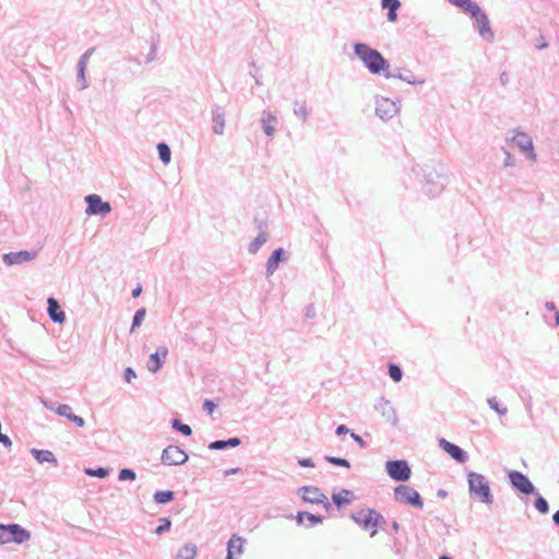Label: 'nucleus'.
<instances>
[{"label": "nucleus", "instance_id": "62", "mask_svg": "<svg viewBox=\"0 0 559 559\" xmlns=\"http://www.w3.org/2000/svg\"><path fill=\"white\" fill-rule=\"evenodd\" d=\"M499 80H500L501 85H503V86H506L509 83V76L506 72H502L500 74Z\"/></svg>", "mask_w": 559, "mask_h": 559}, {"label": "nucleus", "instance_id": "56", "mask_svg": "<svg viewBox=\"0 0 559 559\" xmlns=\"http://www.w3.org/2000/svg\"><path fill=\"white\" fill-rule=\"evenodd\" d=\"M352 439L359 444L360 448H366L367 443L366 441L357 433L350 432Z\"/></svg>", "mask_w": 559, "mask_h": 559}, {"label": "nucleus", "instance_id": "11", "mask_svg": "<svg viewBox=\"0 0 559 559\" xmlns=\"http://www.w3.org/2000/svg\"><path fill=\"white\" fill-rule=\"evenodd\" d=\"M188 454L178 445H168L163 450L162 463L168 466L182 465L188 461Z\"/></svg>", "mask_w": 559, "mask_h": 559}, {"label": "nucleus", "instance_id": "36", "mask_svg": "<svg viewBox=\"0 0 559 559\" xmlns=\"http://www.w3.org/2000/svg\"><path fill=\"white\" fill-rule=\"evenodd\" d=\"M171 428L185 437H190L192 435V429L189 425L183 424L180 419L174 418L171 420Z\"/></svg>", "mask_w": 559, "mask_h": 559}, {"label": "nucleus", "instance_id": "58", "mask_svg": "<svg viewBox=\"0 0 559 559\" xmlns=\"http://www.w3.org/2000/svg\"><path fill=\"white\" fill-rule=\"evenodd\" d=\"M240 472H241L240 467H233V468L224 471V477H228L230 475H235V474H238Z\"/></svg>", "mask_w": 559, "mask_h": 559}, {"label": "nucleus", "instance_id": "3", "mask_svg": "<svg viewBox=\"0 0 559 559\" xmlns=\"http://www.w3.org/2000/svg\"><path fill=\"white\" fill-rule=\"evenodd\" d=\"M468 491L472 498L478 499L480 502L491 504L493 495L491 493L489 480L479 473H467Z\"/></svg>", "mask_w": 559, "mask_h": 559}, {"label": "nucleus", "instance_id": "52", "mask_svg": "<svg viewBox=\"0 0 559 559\" xmlns=\"http://www.w3.org/2000/svg\"><path fill=\"white\" fill-rule=\"evenodd\" d=\"M305 316L308 319H313L317 316L316 307L313 304H309L305 309Z\"/></svg>", "mask_w": 559, "mask_h": 559}, {"label": "nucleus", "instance_id": "18", "mask_svg": "<svg viewBox=\"0 0 559 559\" xmlns=\"http://www.w3.org/2000/svg\"><path fill=\"white\" fill-rule=\"evenodd\" d=\"M376 411H378L392 426H396L399 423V418L395 412V408L392 406L391 402L385 397H380L374 404Z\"/></svg>", "mask_w": 559, "mask_h": 559}, {"label": "nucleus", "instance_id": "2", "mask_svg": "<svg viewBox=\"0 0 559 559\" xmlns=\"http://www.w3.org/2000/svg\"><path fill=\"white\" fill-rule=\"evenodd\" d=\"M424 173V179L421 180V189L428 197L435 198L439 195L448 183V176L443 171V167L436 168L433 166L426 165L421 168Z\"/></svg>", "mask_w": 559, "mask_h": 559}, {"label": "nucleus", "instance_id": "39", "mask_svg": "<svg viewBox=\"0 0 559 559\" xmlns=\"http://www.w3.org/2000/svg\"><path fill=\"white\" fill-rule=\"evenodd\" d=\"M159 39L158 37H151L150 51L145 57V63H151L157 58V49H158Z\"/></svg>", "mask_w": 559, "mask_h": 559}, {"label": "nucleus", "instance_id": "17", "mask_svg": "<svg viewBox=\"0 0 559 559\" xmlns=\"http://www.w3.org/2000/svg\"><path fill=\"white\" fill-rule=\"evenodd\" d=\"M373 514L376 510L371 508L361 509L358 512L350 514L352 520L359 525L364 531H372L373 528Z\"/></svg>", "mask_w": 559, "mask_h": 559}, {"label": "nucleus", "instance_id": "43", "mask_svg": "<svg viewBox=\"0 0 559 559\" xmlns=\"http://www.w3.org/2000/svg\"><path fill=\"white\" fill-rule=\"evenodd\" d=\"M145 316H146V309L145 308H140V309H138L135 311V313L133 316V319H132V324H131L130 332H133L136 328L141 326Z\"/></svg>", "mask_w": 559, "mask_h": 559}, {"label": "nucleus", "instance_id": "14", "mask_svg": "<svg viewBox=\"0 0 559 559\" xmlns=\"http://www.w3.org/2000/svg\"><path fill=\"white\" fill-rule=\"evenodd\" d=\"M385 79H400L411 85H421L425 83V79H417L412 70L406 68H396L393 71H386L384 73Z\"/></svg>", "mask_w": 559, "mask_h": 559}, {"label": "nucleus", "instance_id": "54", "mask_svg": "<svg viewBox=\"0 0 559 559\" xmlns=\"http://www.w3.org/2000/svg\"><path fill=\"white\" fill-rule=\"evenodd\" d=\"M297 463L300 467H314V462L310 457L298 459Z\"/></svg>", "mask_w": 559, "mask_h": 559}, {"label": "nucleus", "instance_id": "24", "mask_svg": "<svg viewBox=\"0 0 559 559\" xmlns=\"http://www.w3.org/2000/svg\"><path fill=\"white\" fill-rule=\"evenodd\" d=\"M295 519L298 525H304V521L307 520L308 524H305L306 527H313L314 525L323 523L324 520L322 515L313 514L308 511L297 512Z\"/></svg>", "mask_w": 559, "mask_h": 559}, {"label": "nucleus", "instance_id": "53", "mask_svg": "<svg viewBox=\"0 0 559 559\" xmlns=\"http://www.w3.org/2000/svg\"><path fill=\"white\" fill-rule=\"evenodd\" d=\"M216 408V404L212 400H205L203 403V409L207 414H212L214 409Z\"/></svg>", "mask_w": 559, "mask_h": 559}, {"label": "nucleus", "instance_id": "60", "mask_svg": "<svg viewBox=\"0 0 559 559\" xmlns=\"http://www.w3.org/2000/svg\"><path fill=\"white\" fill-rule=\"evenodd\" d=\"M142 293V285L141 284H138L135 288L132 289V297L133 298H138Z\"/></svg>", "mask_w": 559, "mask_h": 559}, {"label": "nucleus", "instance_id": "9", "mask_svg": "<svg viewBox=\"0 0 559 559\" xmlns=\"http://www.w3.org/2000/svg\"><path fill=\"white\" fill-rule=\"evenodd\" d=\"M508 478L511 486L520 493L526 496L536 493V487L533 485L530 478L522 472L510 471L508 473Z\"/></svg>", "mask_w": 559, "mask_h": 559}, {"label": "nucleus", "instance_id": "27", "mask_svg": "<svg viewBox=\"0 0 559 559\" xmlns=\"http://www.w3.org/2000/svg\"><path fill=\"white\" fill-rule=\"evenodd\" d=\"M241 444V439L231 437L226 440H215L209 443V449L214 451L226 450L228 448H236Z\"/></svg>", "mask_w": 559, "mask_h": 559}, {"label": "nucleus", "instance_id": "23", "mask_svg": "<svg viewBox=\"0 0 559 559\" xmlns=\"http://www.w3.org/2000/svg\"><path fill=\"white\" fill-rule=\"evenodd\" d=\"M246 539L238 536L233 535L227 543V556L226 559H234V556H240L243 551V544Z\"/></svg>", "mask_w": 559, "mask_h": 559}, {"label": "nucleus", "instance_id": "15", "mask_svg": "<svg viewBox=\"0 0 559 559\" xmlns=\"http://www.w3.org/2000/svg\"><path fill=\"white\" fill-rule=\"evenodd\" d=\"M513 145L519 147V150L523 153H527V158L535 160L536 154L534 153V146L532 139L524 132L518 131L515 135L511 139Z\"/></svg>", "mask_w": 559, "mask_h": 559}, {"label": "nucleus", "instance_id": "7", "mask_svg": "<svg viewBox=\"0 0 559 559\" xmlns=\"http://www.w3.org/2000/svg\"><path fill=\"white\" fill-rule=\"evenodd\" d=\"M474 20L475 28L478 31L479 36L487 43L495 40V33L490 27L489 19L480 7L475 9L471 14Z\"/></svg>", "mask_w": 559, "mask_h": 559}, {"label": "nucleus", "instance_id": "1", "mask_svg": "<svg viewBox=\"0 0 559 559\" xmlns=\"http://www.w3.org/2000/svg\"><path fill=\"white\" fill-rule=\"evenodd\" d=\"M354 53L364 63L371 74H383L390 69V62L380 51L365 43H355L353 45Z\"/></svg>", "mask_w": 559, "mask_h": 559}, {"label": "nucleus", "instance_id": "33", "mask_svg": "<svg viewBox=\"0 0 559 559\" xmlns=\"http://www.w3.org/2000/svg\"><path fill=\"white\" fill-rule=\"evenodd\" d=\"M197 555V546L194 544H186L182 546L175 559H193Z\"/></svg>", "mask_w": 559, "mask_h": 559}, {"label": "nucleus", "instance_id": "41", "mask_svg": "<svg viewBox=\"0 0 559 559\" xmlns=\"http://www.w3.org/2000/svg\"><path fill=\"white\" fill-rule=\"evenodd\" d=\"M487 403H488L489 407L492 411H495L497 414H499L500 416H503V415H506L508 413L507 406H504L503 404L499 403L496 396H492V397L488 399Z\"/></svg>", "mask_w": 559, "mask_h": 559}, {"label": "nucleus", "instance_id": "29", "mask_svg": "<svg viewBox=\"0 0 559 559\" xmlns=\"http://www.w3.org/2000/svg\"><path fill=\"white\" fill-rule=\"evenodd\" d=\"M276 121V117L270 111H263L261 118V124L264 133L272 136L275 133V127L273 123Z\"/></svg>", "mask_w": 559, "mask_h": 559}, {"label": "nucleus", "instance_id": "28", "mask_svg": "<svg viewBox=\"0 0 559 559\" xmlns=\"http://www.w3.org/2000/svg\"><path fill=\"white\" fill-rule=\"evenodd\" d=\"M31 453L34 456V459L40 464L51 463L55 466H58V461L55 454L49 450L32 449Z\"/></svg>", "mask_w": 559, "mask_h": 559}, {"label": "nucleus", "instance_id": "25", "mask_svg": "<svg viewBox=\"0 0 559 559\" xmlns=\"http://www.w3.org/2000/svg\"><path fill=\"white\" fill-rule=\"evenodd\" d=\"M56 413L59 416L66 417L72 423H74L78 427H84L85 420L81 417L75 415L72 412V407L68 404H59L56 408Z\"/></svg>", "mask_w": 559, "mask_h": 559}, {"label": "nucleus", "instance_id": "57", "mask_svg": "<svg viewBox=\"0 0 559 559\" xmlns=\"http://www.w3.org/2000/svg\"><path fill=\"white\" fill-rule=\"evenodd\" d=\"M348 432H349V429L347 428V426H346V425H343V424L338 425V426L336 427V429H335V433H336L337 436H343V435H346V433H348Z\"/></svg>", "mask_w": 559, "mask_h": 559}, {"label": "nucleus", "instance_id": "22", "mask_svg": "<svg viewBox=\"0 0 559 559\" xmlns=\"http://www.w3.org/2000/svg\"><path fill=\"white\" fill-rule=\"evenodd\" d=\"M212 130L215 134L222 135L225 130V110L218 105L212 107Z\"/></svg>", "mask_w": 559, "mask_h": 559}, {"label": "nucleus", "instance_id": "38", "mask_svg": "<svg viewBox=\"0 0 559 559\" xmlns=\"http://www.w3.org/2000/svg\"><path fill=\"white\" fill-rule=\"evenodd\" d=\"M294 115L297 116L302 122H306L309 116V111L306 105V102L298 103L295 102L294 104Z\"/></svg>", "mask_w": 559, "mask_h": 559}, {"label": "nucleus", "instance_id": "19", "mask_svg": "<svg viewBox=\"0 0 559 559\" xmlns=\"http://www.w3.org/2000/svg\"><path fill=\"white\" fill-rule=\"evenodd\" d=\"M168 355V348L166 346H158L155 353L151 354L146 362L148 371L156 373L159 371L165 364Z\"/></svg>", "mask_w": 559, "mask_h": 559}, {"label": "nucleus", "instance_id": "8", "mask_svg": "<svg viewBox=\"0 0 559 559\" xmlns=\"http://www.w3.org/2000/svg\"><path fill=\"white\" fill-rule=\"evenodd\" d=\"M85 203V213L88 216L99 215L104 217L111 212L110 203L104 201L98 194L92 193L86 195Z\"/></svg>", "mask_w": 559, "mask_h": 559}, {"label": "nucleus", "instance_id": "31", "mask_svg": "<svg viewBox=\"0 0 559 559\" xmlns=\"http://www.w3.org/2000/svg\"><path fill=\"white\" fill-rule=\"evenodd\" d=\"M267 234L261 230L259 235L249 243V253L255 254L260 250V248L267 241Z\"/></svg>", "mask_w": 559, "mask_h": 559}, {"label": "nucleus", "instance_id": "49", "mask_svg": "<svg viewBox=\"0 0 559 559\" xmlns=\"http://www.w3.org/2000/svg\"><path fill=\"white\" fill-rule=\"evenodd\" d=\"M95 48H88L79 59L78 61V66L76 67H82L84 66V68H86L87 66V61L90 59V57L93 55Z\"/></svg>", "mask_w": 559, "mask_h": 559}, {"label": "nucleus", "instance_id": "50", "mask_svg": "<svg viewBox=\"0 0 559 559\" xmlns=\"http://www.w3.org/2000/svg\"><path fill=\"white\" fill-rule=\"evenodd\" d=\"M535 47L538 50L546 49L548 47V43L545 39V36L539 33L538 38L536 39Z\"/></svg>", "mask_w": 559, "mask_h": 559}, {"label": "nucleus", "instance_id": "5", "mask_svg": "<svg viewBox=\"0 0 559 559\" xmlns=\"http://www.w3.org/2000/svg\"><path fill=\"white\" fill-rule=\"evenodd\" d=\"M394 499L399 503L412 506L419 510L424 508V501L419 492L407 485H399L394 488Z\"/></svg>", "mask_w": 559, "mask_h": 559}, {"label": "nucleus", "instance_id": "40", "mask_svg": "<svg viewBox=\"0 0 559 559\" xmlns=\"http://www.w3.org/2000/svg\"><path fill=\"white\" fill-rule=\"evenodd\" d=\"M534 496H535L534 506H535L536 510L542 514H547L549 512L548 501L542 495H539L537 491H536V493H534Z\"/></svg>", "mask_w": 559, "mask_h": 559}, {"label": "nucleus", "instance_id": "55", "mask_svg": "<svg viewBox=\"0 0 559 559\" xmlns=\"http://www.w3.org/2000/svg\"><path fill=\"white\" fill-rule=\"evenodd\" d=\"M504 154H506V158L503 160V166L504 167H512L514 165L513 156L508 151H504Z\"/></svg>", "mask_w": 559, "mask_h": 559}, {"label": "nucleus", "instance_id": "21", "mask_svg": "<svg viewBox=\"0 0 559 559\" xmlns=\"http://www.w3.org/2000/svg\"><path fill=\"white\" fill-rule=\"evenodd\" d=\"M47 305V313L52 322L61 324L67 320L66 312L61 309L56 298L49 297Z\"/></svg>", "mask_w": 559, "mask_h": 559}, {"label": "nucleus", "instance_id": "37", "mask_svg": "<svg viewBox=\"0 0 559 559\" xmlns=\"http://www.w3.org/2000/svg\"><path fill=\"white\" fill-rule=\"evenodd\" d=\"M388 374L394 382H400L403 378V370L400 365L389 362Z\"/></svg>", "mask_w": 559, "mask_h": 559}, {"label": "nucleus", "instance_id": "63", "mask_svg": "<svg viewBox=\"0 0 559 559\" xmlns=\"http://www.w3.org/2000/svg\"><path fill=\"white\" fill-rule=\"evenodd\" d=\"M545 308L548 310V311H556V305L554 301H546L545 304Z\"/></svg>", "mask_w": 559, "mask_h": 559}, {"label": "nucleus", "instance_id": "13", "mask_svg": "<svg viewBox=\"0 0 559 559\" xmlns=\"http://www.w3.org/2000/svg\"><path fill=\"white\" fill-rule=\"evenodd\" d=\"M38 254L37 250H21L16 252H9L2 255L5 265H16L25 262L33 261Z\"/></svg>", "mask_w": 559, "mask_h": 559}, {"label": "nucleus", "instance_id": "47", "mask_svg": "<svg viewBox=\"0 0 559 559\" xmlns=\"http://www.w3.org/2000/svg\"><path fill=\"white\" fill-rule=\"evenodd\" d=\"M171 527V521L169 518H160L159 519V524L158 526L155 528V534L157 535H162L166 532H168Z\"/></svg>", "mask_w": 559, "mask_h": 559}, {"label": "nucleus", "instance_id": "6", "mask_svg": "<svg viewBox=\"0 0 559 559\" xmlns=\"http://www.w3.org/2000/svg\"><path fill=\"white\" fill-rule=\"evenodd\" d=\"M385 472L395 481L405 483L411 478L412 471L405 460H389L385 463Z\"/></svg>", "mask_w": 559, "mask_h": 559}, {"label": "nucleus", "instance_id": "61", "mask_svg": "<svg viewBox=\"0 0 559 559\" xmlns=\"http://www.w3.org/2000/svg\"><path fill=\"white\" fill-rule=\"evenodd\" d=\"M43 404L47 409L53 411L56 413V408L58 405H56L55 402L43 401Z\"/></svg>", "mask_w": 559, "mask_h": 559}, {"label": "nucleus", "instance_id": "12", "mask_svg": "<svg viewBox=\"0 0 559 559\" xmlns=\"http://www.w3.org/2000/svg\"><path fill=\"white\" fill-rule=\"evenodd\" d=\"M299 492H302V500L312 504H322L325 510L331 509L326 496L318 488L313 486H302L299 488Z\"/></svg>", "mask_w": 559, "mask_h": 559}, {"label": "nucleus", "instance_id": "64", "mask_svg": "<svg viewBox=\"0 0 559 559\" xmlns=\"http://www.w3.org/2000/svg\"><path fill=\"white\" fill-rule=\"evenodd\" d=\"M554 523L559 526V509L552 514Z\"/></svg>", "mask_w": 559, "mask_h": 559}, {"label": "nucleus", "instance_id": "59", "mask_svg": "<svg viewBox=\"0 0 559 559\" xmlns=\"http://www.w3.org/2000/svg\"><path fill=\"white\" fill-rule=\"evenodd\" d=\"M250 74L253 76L254 82H255L257 85H261L262 84L261 76L259 75V69L258 68H255L253 72H250Z\"/></svg>", "mask_w": 559, "mask_h": 559}, {"label": "nucleus", "instance_id": "20", "mask_svg": "<svg viewBox=\"0 0 559 559\" xmlns=\"http://www.w3.org/2000/svg\"><path fill=\"white\" fill-rule=\"evenodd\" d=\"M288 258L286 257V251L284 248H276L271 255L269 257L265 264V273L266 276H271L278 269L280 263L286 261Z\"/></svg>", "mask_w": 559, "mask_h": 559}, {"label": "nucleus", "instance_id": "51", "mask_svg": "<svg viewBox=\"0 0 559 559\" xmlns=\"http://www.w3.org/2000/svg\"><path fill=\"white\" fill-rule=\"evenodd\" d=\"M123 378H124L126 382H131L132 379H135L136 378V373L133 370V368L127 367L124 369Z\"/></svg>", "mask_w": 559, "mask_h": 559}, {"label": "nucleus", "instance_id": "34", "mask_svg": "<svg viewBox=\"0 0 559 559\" xmlns=\"http://www.w3.org/2000/svg\"><path fill=\"white\" fill-rule=\"evenodd\" d=\"M452 5L462 9L465 13L471 14L479 5L473 0H448Z\"/></svg>", "mask_w": 559, "mask_h": 559}, {"label": "nucleus", "instance_id": "42", "mask_svg": "<svg viewBox=\"0 0 559 559\" xmlns=\"http://www.w3.org/2000/svg\"><path fill=\"white\" fill-rule=\"evenodd\" d=\"M385 524V518L381 513L376 511V514H373V528L370 533V536L373 537L378 533V530L383 528Z\"/></svg>", "mask_w": 559, "mask_h": 559}, {"label": "nucleus", "instance_id": "32", "mask_svg": "<svg viewBox=\"0 0 559 559\" xmlns=\"http://www.w3.org/2000/svg\"><path fill=\"white\" fill-rule=\"evenodd\" d=\"M153 499L157 504H166L175 499V492L173 490H157Z\"/></svg>", "mask_w": 559, "mask_h": 559}, {"label": "nucleus", "instance_id": "10", "mask_svg": "<svg viewBox=\"0 0 559 559\" xmlns=\"http://www.w3.org/2000/svg\"><path fill=\"white\" fill-rule=\"evenodd\" d=\"M400 111V104L388 97H377L376 115L384 121L392 119Z\"/></svg>", "mask_w": 559, "mask_h": 559}, {"label": "nucleus", "instance_id": "30", "mask_svg": "<svg viewBox=\"0 0 559 559\" xmlns=\"http://www.w3.org/2000/svg\"><path fill=\"white\" fill-rule=\"evenodd\" d=\"M381 5L388 10V21L395 22L397 20V10L401 7L400 0H381Z\"/></svg>", "mask_w": 559, "mask_h": 559}, {"label": "nucleus", "instance_id": "45", "mask_svg": "<svg viewBox=\"0 0 559 559\" xmlns=\"http://www.w3.org/2000/svg\"><path fill=\"white\" fill-rule=\"evenodd\" d=\"M324 460L328 463H330L332 465H335V466H342V467H345V468H349L350 467L349 461L344 459V457H338V456H333V455H325Z\"/></svg>", "mask_w": 559, "mask_h": 559}, {"label": "nucleus", "instance_id": "26", "mask_svg": "<svg viewBox=\"0 0 559 559\" xmlns=\"http://www.w3.org/2000/svg\"><path fill=\"white\" fill-rule=\"evenodd\" d=\"M331 498L334 506L340 510L349 504L355 499V495L349 489H342L340 492H334Z\"/></svg>", "mask_w": 559, "mask_h": 559}, {"label": "nucleus", "instance_id": "44", "mask_svg": "<svg viewBox=\"0 0 559 559\" xmlns=\"http://www.w3.org/2000/svg\"><path fill=\"white\" fill-rule=\"evenodd\" d=\"M84 473L88 476L97 477V478H105L109 475V468L107 467H96V468H85Z\"/></svg>", "mask_w": 559, "mask_h": 559}, {"label": "nucleus", "instance_id": "46", "mask_svg": "<svg viewBox=\"0 0 559 559\" xmlns=\"http://www.w3.org/2000/svg\"><path fill=\"white\" fill-rule=\"evenodd\" d=\"M135 478L136 474L132 468L124 467L119 471L118 479L120 481L134 480Z\"/></svg>", "mask_w": 559, "mask_h": 559}, {"label": "nucleus", "instance_id": "35", "mask_svg": "<svg viewBox=\"0 0 559 559\" xmlns=\"http://www.w3.org/2000/svg\"><path fill=\"white\" fill-rule=\"evenodd\" d=\"M158 158L165 165L170 163L171 159V150L169 145L165 142H160L157 144Z\"/></svg>", "mask_w": 559, "mask_h": 559}, {"label": "nucleus", "instance_id": "16", "mask_svg": "<svg viewBox=\"0 0 559 559\" xmlns=\"http://www.w3.org/2000/svg\"><path fill=\"white\" fill-rule=\"evenodd\" d=\"M439 447L457 463L463 464L468 460V454L465 450L444 438L439 439Z\"/></svg>", "mask_w": 559, "mask_h": 559}, {"label": "nucleus", "instance_id": "48", "mask_svg": "<svg viewBox=\"0 0 559 559\" xmlns=\"http://www.w3.org/2000/svg\"><path fill=\"white\" fill-rule=\"evenodd\" d=\"M78 68V82L81 83V86H80V90H85L88 84H87V81H86V76H85V72H86V68H84V66L82 67H76Z\"/></svg>", "mask_w": 559, "mask_h": 559}, {"label": "nucleus", "instance_id": "4", "mask_svg": "<svg viewBox=\"0 0 559 559\" xmlns=\"http://www.w3.org/2000/svg\"><path fill=\"white\" fill-rule=\"evenodd\" d=\"M31 538V533L17 523H0V545L8 543L23 544Z\"/></svg>", "mask_w": 559, "mask_h": 559}]
</instances>
